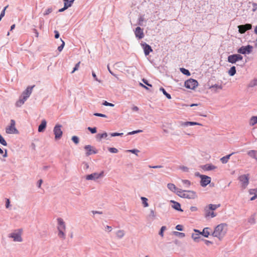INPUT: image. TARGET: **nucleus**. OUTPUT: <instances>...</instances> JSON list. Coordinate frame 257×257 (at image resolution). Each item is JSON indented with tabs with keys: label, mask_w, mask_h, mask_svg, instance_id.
Listing matches in <instances>:
<instances>
[{
	"label": "nucleus",
	"mask_w": 257,
	"mask_h": 257,
	"mask_svg": "<svg viewBox=\"0 0 257 257\" xmlns=\"http://www.w3.org/2000/svg\"><path fill=\"white\" fill-rule=\"evenodd\" d=\"M227 225L225 223H221L217 225L212 232L211 235L217 237L219 240L223 239L227 232Z\"/></svg>",
	"instance_id": "obj_1"
},
{
	"label": "nucleus",
	"mask_w": 257,
	"mask_h": 257,
	"mask_svg": "<svg viewBox=\"0 0 257 257\" xmlns=\"http://www.w3.org/2000/svg\"><path fill=\"white\" fill-rule=\"evenodd\" d=\"M220 204H209L204 208V216L205 218H213L217 216V213L214 211L220 207Z\"/></svg>",
	"instance_id": "obj_2"
},
{
	"label": "nucleus",
	"mask_w": 257,
	"mask_h": 257,
	"mask_svg": "<svg viewBox=\"0 0 257 257\" xmlns=\"http://www.w3.org/2000/svg\"><path fill=\"white\" fill-rule=\"evenodd\" d=\"M58 226L57 229L58 230V236L62 239H65L66 235L65 231L66 230V225L63 220L61 218L57 219Z\"/></svg>",
	"instance_id": "obj_3"
},
{
	"label": "nucleus",
	"mask_w": 257,
	"mask_h": 257,
	"mask_svg": "<svg viewBox=\"0 0 257 257\" xmlns=\"http://www.w3.org/2000/svg\"><path fill=\"white\" fill-rule=\"evenodd\" d=\"M238 179L241 183L242 188L245 189L249 184V174L240 175L238 177Z\"/></svg>",
	"instance_id": "obj_4"
},
{
	"label": "nucleus",
	"mask_w": 257,
	"mask_h": 257,
	"mask_svg": "<svg viewBox=\"0 0 257 257\" xmlns=\"http://www.w3.org/2000/svg\"><path fill=\"white\" fill-rule=\"evenodd\" d=\"M16 122L14 119L11 120V124L10 125L8 126L6 129V132L7 134H19V131L15 127Z\"/></svg>",
	"instance_id": "obj_5"
},
{
	"label": "nucleus",
	"mask_w": 257,
	"mask_h": 257,
	"mask_svg": "<svg viewBox=\"0 0 257 257\" xmlns=\"http://www.w3.org/2000/svg\"><path fill=\"white\" fill-rule=\"evenodd\" d=\"M22 231V229H19L17 231L10 234V237L13 238L15 241L21 242L23 240L21 237Z\"/></svg>",
	"instance_id": "obj_6"
},
{
	"label": "nucleus",
	"mask_w": 257,
	"mask_h": 257,
	"mask_svg": "<svg viewBox=\"0 0 257 257\" xmlns=\"http://www.w3.org/2000/svg\"><path fill=\"white\" fill-rule=\"evenodd\" d=\"M198 84L197 81L193 79H189L185 82V86L191 89H195Z\"/></svg>",
	"instance_id": "obj_7"
},
{
	"label": "nucleus",
	"mask_w": 257,
	"mask_h": 257,
	"mask_svg": "<svg viewBox=\"0 0 257 257\" xmlns=\"http://www.w3.org/2000/svg\"><path fill=\"white\" fill-rule=\"evenodd\" d=\"M104 176V171H101L100 173H94L90 175H88L86 176V179L89 180H96L99 178H101Z\"/></svg>",
	"instance_id": "obj_8"
},
{
	"label": "nucleus",
	"mask_w": 257,
	"mask_h": 257,
	"mask_svg": "<svg viewBox=\"0 0 257 257\" xmlns=\"http://www.w3.org/2000/svg\"><path fill=\"white\" fill-rule=\"evenodd\" d=\"M242 59V56L239 54L231 55H229L227 58L228 61L232 64L236 63L239 60H241Z\"/></svg>",
	"instance_id": "obj_9"
},
{
	"label": "nucleus",
	"mask_w": 257,
	"mask_h": 257,
	"mask_svg": "<svg viewBox=\"0 0 257 257\" xmlns=\"http://www.w3.org/2000/svg\"><path fill=\"white\" fill-rule=\"evenodd\" d=\"M61 125H56L54 128V133L55 135V138L56 140L60 139L62 135V131L61 130Z\"/></svg>",
	"instance_id": "obj_10"
},
{
	"label": "nucleus",
	"mask_w": 257,
	"mask_h": 257,
	"mask_svg": "<svg viewBox=\"0 0 257 257\" xmlns=\"http://www.w3.org/2000/svg\"><path fill=\"white\" fill-rule=\"evenodd\" d=\"M201 178L200 184L202 187H205L211 182V178L206 175H201L200 176Z\"/></svg>",
	"instance_id": "obj_11"
},
{
	"label": "nucleus",
	"mask_w": 257,
	"mask_h": 257,
	"mask_svg": "<svg viewBox=\"0 0 257 257\" xmlns=\"http://www.w3.org/2000/svg\"><path fill=\"white\" fill-rule=\"evenodd\" d=\"M238 31L241 34L244 33L247 30H250L251 29V25L249 24H247L243 25H239L238 26Z\"/></svg>",
	"instance_id": "obj_12"
},
{
	"label": "nucleus",
	"mask_w": 257,
	"mask_h": 257,
	"mask_svg": "<svg viewBox=\"0 0 257 257\" xmlns=\"http://www.w3.org/2000/svg\"><path fill=\"white\" fill-rule=\"evenodd\" d=\"M134 32L136 37L139 39H141L144 38V34L143 29L141 28V27H137Z\"/></svg>",
	"instance_id": "obj_13"
},
{
	"label": "nucleus",
	"mask_w": 257,
	"mask_h": 257,
	"mask_svg": "<svg viewBox=\"0 0 257 257\" xmlns=\"http://www.w3.org/2000/svg\"><path fill=\"white\" fill-rule=\"evenodd\" d=\"M251 49L252 47L249 45L245 47L243 46L238 50V52L242 54H248L250 53Z\"/></svg>",
	"instance_id": "obj_14"
},
{
	"label": "nucleus",
	"mask_w": 257,
	"mask_h": 257,
	"mask_svg": "<svg viewBox=\"0 0 257 257\" xmlns=\"http://www.w3.org/2000/svg\"><path fill=\"white\" fill-rule=\"evenodd\" d=\"M34 87L35 85L28 87L27 89L23 92V97L25 98V99L27 100V99L30 96V95L32 93L33 88Z\"/></svg>",
	"instance_id": "obj_15"
},
{
	"label": "nucleus",
	"mask_w": 257,
	"mask_h": 257,
	"mask_svg": "<svg viewBox=\"0 0 257 257\" xmlns=\"http://www.w3.org/2000/svg\"><path fill=\"white\" fill-rule=\"evenodd\" d=\"M74 0H64V7L59 10V12H62L70 7L73 3Z\"/></svg>",
	"instance_id": "obj_16"
},
{
	"label": "nucleus",
	"mask_w": 257,
	"mask_h": 257,
	"mask_svg": "<svg viewBox=\"0 0 257 257\" xmlns=\"http://www.w3.org/2000/svg\"><path fill=\"white\" fill-rule=\"evenodd\" d=\"M197 197V195L195 192L193 191H186L185 196L184 198L188 199H195Z\"/></svg>",
	"instance_id": "obj_17"
},
{
	"label": "nucleus",
	"mask_w": 257,
	"mask_h": 257,
	"mask_svg": "<svg viewBox=\"0 0 257 257\" xmlns=\"http://www.w3.org/2000/svg\"><path fill=\"white\" fill-rule=\"evenodd\" d=\"M142 46L144 50L145 54L147 56L151 52H152L153 50L151 46L146 43L142 44Z\"/></svg>",
	"instance_id": "obj_18"
},
{
	"label": "nucleus",
	"mask_w": 257,
	"mask_h": 257,
	"mask_svg": "<svg viewBox=\"0 0 257 257\" xmlns=\"http://www.w3.org/2000/svg\"><path fill=\"white\" fill-rule=\"evenodd\" d=\"M180 124L183 126H187L189 125H202V124L200 123L196 122H192V121H186V122L181 121V122H180Z\"/></svg>",
	"instance_id": "obj_19"
},
{
	"label": "nucleus",
	"mask_w": 257,
	"mask_h": 257,
	"mask_svg": "<svg viewBox=\"0 0 257 257\" xmlns=\"http://www.w3.org/2000/svg\"><path fill=\"white\" fill-rule=\"evenodd\" d=\"M85 149L87 151L86 155H90L92 154H96V152L93 150L92 147L90 145H87L85 147Z\"/></svg>",
	"instance_id": "obj_20"
},
{
	"label": "nucleus",
	"mask_w": 257,
	"mask_h": 257,
	"mask_svg": "<svg viewBox=\"0 0 257 257\" xmlns=\"http://www.w3.org/2000/svg\"><path fill=\"white\" fill-rule=\"evenodd\" d=\"M248 192L250 195H253V196L251 197L250 200H254L257 198V189H249Z\"/></svg>",
	"instance_id": "obj_21"
},
{
	"label": "nucleus",
	"mask_w": 257,
	"mask_h": 257,
	"mask_svg": "<svg viewBox=\"0 0 257 257\" xmlns=\"http://www.w3.org/2000/svg\"><path fill=\"white\" fill-rule=\"evenodd\" d=\"M203 169L205 171L213 170L216 169V167L210 164L204 165L202 167Z\"/></svg>",
	"instance_id": "obj_22"
},
{
	"label": "nucleus",
	"mask_w": 257,
	"mask_h": 257,
	"mask_svg": "<svg viewBox=\"0 0 257 257\" xmlns=\"http://www.w3.org/2000/svg\"><path fill=\"white\" fill-rule=\"evenodd\" d=\"M46 124H47V121H46V120H45V119L42 120L41 123L39 126L38 131L39 132H43L46 127Z\"/></svg>",
	"instance_id": "obj_23"
},
{
	"label": "nucleus",
	"mask_w": 257,
	"mask_h": 257,
	"mask_svg": "<svg viewBox=\"0 0 257 257\" xmlns=\"http://www.w3.org/2000/svg\"><path fill=\"white\" fill-rule=\"evenodd\" d=\"M171 202L173 203V205L172 206L173 208L178 211H183V210L181 208V205L179 203L174 201H171Z\"/></svg>",
	"instance_id": "obj_24"
},
{
	"label": "nucleus",
	"mask_w": 257,
	"mask_h": 257,
	"mask_svg": "<svg viewBox=\"0 0 257 257\" xmlns=\"http://www.w3.org/2000/svg\"><path fill=\"white\" fill-rule=\"evenodd\" d=\"M211 229L209 227H205L203 229V236L208 237L210 235Z\"/></svg>",
	"instance_id": "obj_25"
},
{
	"label": "nucleus",
	"mask_w": 257,
	"mask_h": 257,
	"mask_svg": "<svg viewBox=\"0 0 257 257\" xmlns=\"http://www.w3.org/2000/svg\"><path fill=\"white\" fill-rule=\"evenodd\" d=\"M234 154V153H232L231 154H229V155H226L224 157H223L222 158H221L220 159V161L221 162L223 163V164H225L226 163L228 162L229 159H230V156L233 155Z\"/></svg>",
	"instance_id": "obj_26"
},
{
	"label": "nucleus",
	"mask_w": 257,
	"mask_h": 257,
	"mask_svg": "<svg viewBox=\"0 0 257 257\" xmlns=\"http://www.w3.org/2000/svg\"><path fill=\"white\" fill-rule=\"evenodd\" d=\"M185 191L186 190H182L177 188L176 191L175 193H176L180 197L184 198L185 196Z\"/></svg>",
	"instance_id": "obj_27"
},
{
	"label": "nucleus",
	"mask_w": 257,
	"mask_h": 257,
	"mask_svg": "<svg viewBox=\"0 0 257 257\" xmlns=\"http://www.w3.org/2000/svg\"><path fill=\"white\" fill-rule=\"evenodd\" d=\"M185 191L186 190H182L177 188L176 191L175 193H176L180 197L184 198L185 196Z\"/></svg>",
	"instance_id": "obj_28"
},
{
	"label": "nucleus",
	"mask_w": 257,
	"mask_h": 257,
	"mask_svg": "<svg viewBox=\"0 0 257 257\" xmlns=\"http://www.w3.org/2000/svg\"><path fill=\"white\" fill-rule=\"evenodd\" d=\"M167 187L170 191L173 192H175L177 189V188L173 183H168L167 184Z\"/></svg>",
	"instance_id": "obj_29"
},
{
	"label": "nucleus",
	"mask_w": 257,
	"mask_h": 257,
	"mask_svg": "<svg viewBox=\"0 0 257 257\" xmlns=\"http://www.w3.org/2000/svg\"><path fill=\"white\" fill-rule=\"evenodd\" d=\"M256 123H257V116H252L249 120L250 125L253 126Z\"/></svg>",
	"instance_id": "obj_30"
},
{
	"label": "nucleus",
	"mask_w": 257,
	"mask_h": 257,
	"mask_svg": "<svg viewBox=\"0 0 257 257\" xmlns=\"http://www.w3.org/2000/svg\"><path fill=\"white\" fill-rule=\"evenodd\" d=\"M192 238L195 241H199V239L200 238V233H198V232H196V233H193L192 234Z\"/></svg>",
	"instance_id": "obj_31"
},
{
	"label": "nucleus",
	"mask_w": 257,
	"mask_h": 257,
	"mask_svg": "<svg viewBox=\"0 0 257 257\" xmlns=\"http://www.w3.org/2000/svg\"><path fill=\"white\" fill-rule=\"evenodd\" d=\"M124 231L123 230H119L116 232V236L119 238H121L124 235Z\"/></svg>",
	"instance_id": "obj_32"
},
{
	"label": "nucleus",
	"mask_w": 257,
	"mask_h": 257,
	"mask_svg": "<svg viewBox=\"0 0 257 257\" xmlns=\"http://www.w3.org/2000/svg\"><path fill=\"white\" fill-rule=\"evenodd\" d=\"M26 100V99H25V98L23 97V98H20L19 100L17 101L16 105L18 107H20L24 103Z\"/></svg>",
	"instance_id": "obj_33"
},
{
	"label": "nucleus",
	"mask_w": 257,
	"mask_h": 257,
	"mask_svg": "<svg viewBox=\"0 0 257 257\" xmlns=\"http://www.w3.org/2000/svg\"><path fill=\"white\" fill-rule=\"evenodd\" d=\"M228 74L231 76L234 75L236 73L235 67V66L231 67L230 68V69L228 70Z\"/></svg>",
	"instance_id": "obj_34"
},
{
	"label": "nucleus",
	"mask_w": 257,
	"mask_h": 257,
	"mask_svg": "<svg viewBox=\"0 0 257 257\" xmlns=\"http://www.w3.org/2000/svg\"><path fill=\"white\" fill-rule=\"evenodd\" d=\"M107 137V134L106 133H104L103 134H98L96 136V138L99 141H100L102 138H105Z\"/></svg>",
	"instance_id": "obj_35"
},
{
	"label": "nucleus",
	"mask_w": 257,
	"mask_h": 257,
	"mask_svg": "<svg viewBox=\"0 0 257 257\" xmlns=\"http://www.w3.org/2000/svg\"><path fill=\"white\" fill-rule=\"evenodd\" d=\"M180 71L185 75H186L187 76L190 75V73L189 71V70L184 68H180Z\"/></svg>",
	"instance_id": "obj_36"
},
{
	"label": "nucleus",
	"mask_w": 257,
	"mask_h": 257,
	"mask_svg": "<svg viewBox=\"0 0 257 257\" xmlns=\"http://www.w3.org/2000/svg\"><path fill=\"white\" fill-rule=\"evenodd\" d=\"M160 90L162 91L163 93V94L168 98V99H171V95L169 94V93H168L166 90H165L164 88H163V87H161L160 88Z\"/></svg>",
	"instance_id": "obj_37"
},
{
	"label": "nucleus",
	"mask_w": 257,
	"mask_h": 257,
	"mask_svg": "<svg viewBox=\"0 0 257 257\" xmlns=\"http://www.w3.org/2000/svg\"><path fill=\"white\" fill-rule=\"evenodd\" d=\"M182 182L184 185L186 187H189L191 185L190 181L188 180H182Z\"/></svg>",
	"instance_id": "obj_38"
},
{
	"label": "nucleus",
	"mask_w": 257,
	"mask_h": 257,
	"mask_svg": "<svg viewBox=\"0 0 257 257\" xmlns=\"http://www.w3.org/2000/svg\"><path fill=\"white\" fill-rule=\"evenodd\" d=\"M256 152L254 150L250 151L248 152V155L251 157L255 158Z\"/></svg>",
	"instance_id": "obj_39"
},
{
	"label": "nucleus",
	"mask_w": 257,
	"mask_h": 257,
	"mask_svg": "<svg viewBox=\"0 0 257 257\" xmlns=\"http://www.w3.org/2000/svg\"><path fill=\"white\" fill-rule=\"evenodd\" d=\"M141 199L143 201V203L144 204V207H148L149 206V204L147 202L148 199L144 197H141Z\"/></svg>",
	"instance_id": "obj_40"
},
{
	"label": "nucleus",
	"mask_w": 257,
	"mask_h": 257,
	"mask_svg": "<svg viewBox=\"0 0 257 257\" xmlns=\"http://www.w3.org/2000/svg\"><path fill=\"white\" fill-rule=\"evenodd\" d=\"M174 234L176 236H179V237H184L185 236V233H182V232H177V231H175L174 232Z\"/></svg>",
	"instance_id": "obj_41"
},
{
	"label": "nucleus",
	"mask_w": 257,
	"mask_h": 257,
	"mask_svg": "<svg viewBox=\"0 0 257 257\" xmlns=\"http://www.w3.org/2000/svg\"><path fill=\"white\" fill-rule=\"evenodd\" d=\"M0 143L5 146H7V143L6 142V141L5 140L4 138L1 135H0Z\"/></svg>",
	"instance_id": "obj_42"
},
{
	"label": "nucleus",
	"mask_w": 257,
	"mask_h": 257,
	"mask_svg": "<svg viewBox=\"0 0 257 257\" xmlns=\"http://www.w3.org/2000/svg\"><path fill=\"white\" fill-rule=\"evenodd\" d=\"M256 85H257V78L251 81L249 84L250 87H253Z\"/></svg>",
	"instance_id": "obj_43"
},
{
	"label": "nucleus",
	"mask_w": 257,
	"mask_h": 257,
	"mask_svg": "<svg viewBox=\"0 0 257 257\" xmlns=\"http://www.w3.org/2000/svg\"><path fill=\"white\" fill-rule=\"evenodd\" d=\"M166 229V226H163L161 228V230L160 231V232H159V234L162 236V237H163L164 236V230H165Z\"/></svg>",
	"instance_id": "obj_44"
},
{
	"label": "nucleus",
	"mask_w": 257,
	"mask_h": 257,
	"mask_svg": "<svg viewBox=\"0 0 257 257\" xmlns=\"http://www.w3.org/2000/svg\"><path fill=\"white\" fill-rule=\"evenodd\" d=\"M52 12V9L51 8H49L45 10V11L43 13L44 16L48 15L50 14Z\"/></svg>",
	"instance_id": "obj_45"
},
{
	"label": "nucleus",
	"mask_w": 257,
	"mask_h": 257,
	"mask_svg": "<svg viewBox=\"0 0 257 257\" xmlns=\"http://www.w3.org/2000/svg\"><path fill=\"white\" fill-rule=\"evenodd\" d=\"M61 41H62V44H61L60 46H59V47H58V50L59 52H61V51L62 50V49H63V48H64V45H65V42H64L62 39H61Z\"/></svg>",
	"instance_id": "obj_46"
},
{
	"label": "nucleus",
	"mask_w": 257,
	"mask_h": 257,
	"mask_svg": "<svg viewBox=\"0 0 257 257\" xmlns=\"http://www.w3.org/2000/svg\"><path fill=\"white\" fill-rule=\"evenodd\" d=\"M142 132H143L142 130H139L134 131H133V132H129V133H128L127 135H134V134H135L141 133Z\"/></svg>",
	"instance_id": "obj_47"
},
{
	"label": "nucleus",
	"mask_w": 257,
	"mask_h": 257,
	"mask_svg": "<svg viewBox=\"0 0 257 257\" xmlns=\"http://www.w3.org/2000/svg\"><path fill=\"white\" fill-rule=\"evenodd\" d=\"M72 140L76 144H77L79 143V139L76 136H73L72 138Z\"/></svg>",
	"instance_id": "obj_48"
},
{
	"label": "nucleus",
	"mask_w": 257,
	"mask_h": 257,
	"mask_svg": "<svg viewBox=\"0 0 257 257\" xmlns=\"http://www.w3.org/2000/svg\"><path fill=\"white\" fill-rule=\"evenodd\" d=\"M80 63V62H79L75 65V66L73 69V70L72 71L71 73H73L75 71H76L78 69V68L79 67Z\"/></svg>",
	"instance_id": "obj_49"
},
{
	"label": "nucleus",
	"mask_w": 257,
	"mask_h": 257,
	"mask_svg": "<svg viewBox=\"0 0 257 257\" xmlns=\"http://www.w3.org/2000/svg\"><path fill=\"white\" fill-rule=\"evenodd\" d=\"M88 130L92 133V134H95L96 133V127H88Z\"/></svg>",
	"instance_id": "obj_50"
},
{
	"label": "nucleus",
	"mask_w": 257,
	"mask_h": 257,
	"mask_svg": "<svg viewBox=\"0 0 257 257\" xmlns=\"http://www.w3.org/2000/svg\"><path fill=\"white\" fill-rule=\"evenodd\" d=\"M108 150L112 153H116L118 152L117 150L114 148H110Z\"/></svg>",
	"instance_id": "obj_51"
},
{
	"label": "nucleus",
	"mask_w": 257,
	"mask_h": 257,
	"mask_svg": "<svg viewBox=\"0 0 257 257\" xmlns=\"http://www.w3.org/2000/svg\"><path fill=\"white\" fill-rule=\"evenodd\" d=\"M94 115L95 116H100V117H105V118L107 117V116L105 114H103L99 113H95L94 114Z\"/></svg>",
	"instance_id": "obj_52"
},
{
	"label": "nucleus",
	"mask_w": 257,
	"mask_h": 257,
	"mask_svg": "<svg viewBox=\"0 0 257 257\" xmlns=\"http://www.w3.org/2000/svg\"><path fill=\"white\" fill-rule=\"evenodd\" d=\"M103 104L105 106H114V104L109 102H107L106 101H105Z\"/></svg>",
	"instance_id": "obj_53"
},
{
	"label": "nucleus",
	"mask_w": 257,
	"mask_h": 257,
	"mask_svg": "<svg viewBox=\"0 0 257 257\" xmlns=\"http://www.w3.org/2000/svg\"><path fill=\"white\" fill-rule=\"evenodd\" d=\"M8 7V6L5 7V8L4 9V10L2 11V12H1V15H0L1 17L3 18V17H4L5 14V11Z\"/></svg>",
	"instance_id": "obj_54"
},
{
	"label": "nucleus",
	"mask_w": 257,
	"mask_h": 257,
	"mask_svg": "<svg viewBox=\"0 0 257 257\" xmlns=\"http://www.w3.org/2000/svg\"><path fill=\"white\" fill-rule=\"evenodd\" d=\"M122 135H123L122 133H114L111 134V136L112 137L121 136H122Z\"/></svg>",
	"instance_id": "obj_55"
},
{
	"label": "nucleus",
	"mask_w": 257,
	"mask_h": 257,
	"mask_svg": "<svg viewBox=\"0 0 257 257\" xmlns=\"http://www.w3.org/2000/svg\"><path fill=\"white\" fill-rule=\"evenodd\" d=\"M10 205V201L9 199L6 198V207L8 208Z\"/></svg>",
	"instance_id": "obj_56"
},
{
	"label": "nucleus",
	"mask_w": 257,
	"mask_h": 257,
	"mask_svg": "<svg viewBox=\"0 0 257 257\" xmlns=\"http://www.w3.org/2000/svg\"><path fill=\"white\" fill-rule=\"evenodd\" d=\"M176 228L177 230L179 231H182L183 230L182 226L181 225H177L176 226Z\"/></svg>",
	"instance_id": "obj_57"
},
{
	"label": "nucleus",
	"mask_w": 257,
	"mask_h": 257,
	"mask_svg": "<svg viewBox=\"0 0 257 257\" xmlns=\"http://www.w3.org/2000/svg\"><path fill=\"white\" fill-rule=\"evenodd\" d=\"M54 33H55V38L56 39H58L59 37V33L58 31L55 30V31H54Z\"/></svg>",
	"instance_id": "obj_58"
},
{
	"label": "nucleus",
	"mask_w": 257,
	"mask_h": 257,
	"mask_svg": "<svg viewBox=\"0 0 257 257\" xmlns=\"http://www.w3.org/2000/svg\"><path fill=\"white\" fill-rule=\"evenodd\" d=\"M132 109L133 111H138L139 110V107L137 106H134L132 108Z\"/></svg>",
	"instance_id": "obj_59"
},
{
	"label": "nucleus",
	"mask_w": 257,
	"mask_h": 257,
	"mask_svg": "<svg viewBox=\"0 0 257 257\" xmlns=\"http://www.w3.org/2000/svg\"><path fill=\"white\" fill-rule=\"evenodd\" d=\"M198 210L197 208L195 206H192L190 207V210L192 212L196 211Z\"/></svg>",
	"instance_id": "obj_60"
},
{
	"label": "nucleus",
	"mask_w": 257,
	"mask_h": 257,
	"mask_svg": "<svg viewBox=\"0 0 257 257\" xmlns=\"http://www.w3.org/2000/svg\"><path fill=\"white\" fill-rule=\"evenodd\" d=\"M92 76L94 78V79L96 80V81H99L100 82V81H99L96 77V75L95 74V73L93 72L92 73Z\"/></svg>",
	"instance_id": "obj_61"
},
{
	"label": "nucleus",
	"mask_w": 257,
	"mask_h": 257,
	"mask_svg": "<svg viewBox=\"0 0 257 257\" xmlns=\"http://www.w3.org/2000/svg\"><path fill=\"white\" fill-rule=\"evenodd\" d=\"M128 152H132V153L136 154V153H138L139 152L138 150H127Z\"/></svg>",
	"instance_id": "obj_62"
},
{
	"label": "nucleus",
	"mask_w": 257,
	"mask_h": 257,
	"mask_svg": "<svg viewBox=\"0 0 257 257\" xmlns=\"http://www.w3.org/2000/svg\"><path fill=\"white\" fill-rule=\"evenodd\" d=\"M181 169L185 172H188L189 170V169L187 167L184 166L182 167Z\"/></svg>",
	"instance_id": "obj_63"
},
{
	"label": "nucleus",
	"mask_w": 257,
	"mask_h": 257,
	"mask_svg": "<svg viewBox=\"0 0 257 257\" xmlns=\"http://www.w3.org/2000/svg\"><path fill=\"white\" fill-rule=\"evenodd\" d=\"M205 243L207 245H209L210 244H212V242L209 241V240H205Z\"/></svg>",
	"instance_id": "obj_64"
}]
</instances>
